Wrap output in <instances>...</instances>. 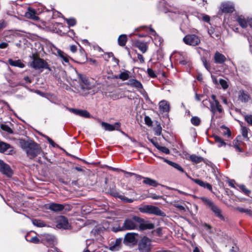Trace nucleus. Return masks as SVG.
Returning a JSON list of instances; mask_svg holds the SVG:
<instances>
[{"label":"nucleus","mask_w":252,"mask_h":252,"mask_svg":"<svg viewBox=\"0 0 252 252\" xmlns=\"http://www.w3.org/2000/svg\"><path fill=\"white\" fill-rule=\"evenodd\" d=\"M59 56L63 59V61L65 63H68L69 59L68 56L61 51H58Z\"/></svg>","instance_id":"nucleus-43"},{"label":"nucleus","mask_w":252,"mask_h":252,"mask_svg":"<svg viewBox=\"0 0 252 252\" xmlns=\"http://www.w3.org/2000/svg\"><path fill=\"white\" fill-rule=\"evenodd\" d=\"M202 19L203 20V21L206 22H209L210 21V17L207 15H204L203 16V17H202Z\"/></svg>","instance_id":"nucleus-61"},{"label":"nucleus","mask_w":252,"mask_h":252,"mask_svg":"<svg viewBox=\"0 0 252 252\" xmlns=\"http://www.w3.org/2000/svg\"><path fill=\"white\" fill-rule=\"evenodd\" d=\"M214 139L215 142L217 143L218 147H221L222 146H225L227 144L225 143L223 140L218 136H214Z\"/></svg>","instance_id":"nucleus-35"},{"label":"nucleus","mask_w":252,"mask_h":252,"mask_svg":"<svg viewBox=\"0 0 252 252\" xmlns=\"http://www.w3.org/2000/svg\"><path fill=\"white\" fill-rule=\"evenodd\" d=\"M185 174L191 180L193 181L194 183H195L200 187H202L203 185H204V182L203 181L198 179L192 178L186 172H185Z\"/></svg>","instance_id":"nucleus-41"},{"label":"nucleus","mask_w":252,"mask_h":252,"mask_svg":"<svg viewBox=\"0 0 252 252\" xmlns=\"http://www.w3.org/2000/svg\"><path fill=\"white\" fill-rule=\"evenodd\" d=\"M122 243V239L120 238L117 239L115 241L114 244L111 246L109 248L110 250L111 251H116L119 250L121 247Z\"/></svg>","instance_id":"nucleus-29"},{"label":"nucleus","mask_w":252,"mask_h":252,"mask_svg":"<svg viewBox=\"0 0 252 252\" xmlns=\"http://www.w3.org/2000/svg\"><path fill=\"white\" fill-rule=\"evenodd\" d=\"M248 129L246 127L243 126L242 127V135L244 138H248Z\"/></svg>","instance_id":"nucleus-53"},{"label":"nucleus","mask_w":252,"mask_h":252,"mask_svg":"<svg viewBox=\"0 0 252 252\" xmlns=\"http://www.w3.org/2000/svg\"><path fill=\"white\" fill-rule=\"evenodd\" d=\"M70 49L72 52L74 53L77 50V47L75 45H72L70 46Z\"/></svg>","instance_id":"nucleus-62"},{"label":"nucleus","mask_w":252,"mask_h":252,"mask_svg":"<svg viewBox=\"0 0 252 252\" xmlns=\"http://www.w3.org/2000/svg\"><path fill=\"white\" fill-rule=\"evenodd\" d=\"M137 58L140 61L141 63L144 62V59L143 56L140 54H137Z\"/></svg>","instance_id":"nucleus-60"},{"label":"nucleus","mask_w":252,"mask_h":252,"mask_svg":"<svg viewBox=\"0 0 252 252\" xmlns=\"http://www.w3.org/2000/svg\"><path fill=\"white\" fill-rule=\"evenodd\" d=\"M202 187L204 188H206L210 191H211L212 189V185L206 182H204V185H203Z\"/></svg>","instance_id":"nucleus-56"},{"label":"nucleus","mask_w":252,"mask_h":252,"mask_svg":"<svg viewBox=\"0 0 252 252\" xmlns=\"http://www.w3.org/2000/svg\"><path fill=\"white\" fill-rule=\"evenodd\" d=\"M211 98V99H204L202 101V105L204 107L208 108L213 115L217 113H221L223 112V109L220 102L216 99V95L212 94Z\"/></svg>","instance_id":"nucleus-2"},{"label":"nucleus","mask_w":252,"mask_h":252,"mask_svg":"<svg viewBox=\"0 0 252 252\" xmlns=\"http://www.w3.org/2000/svg\"><path fill=\"white\" fill-rule=\"evenodd\" d=\"M215 62L217 63L222 64L226 60L225 57L219 52H216L214 55Z\"/></svg>","instance_id":"nucleus-24"},{"label":"nucleus","mask_w":252,"mask_h":252,"mask_svg":"<svg viewBox=\"0 0 252 252\" xmlns=\"http://www.w3.org/2000/svg\"><path fill=\"white\" fill-rule=\"evenodd\" d=\"M135 235L136 234L134 233H127L125 236V243L127 244H135L136 243Z\"/></svg>","instance_id":"nucleus-18"},{"label":"nucleus","mask_w":252,"mask_h":252,"mask_svg":"<svg viewBox=\"0 0 252 252\" xmlns=\"http://www.w3.org/2000/svg\"><path fill=\"white\" fill-rule=\"evenodd\" d=\"M0 172L8 177H10L13 175V171L9 165L1 159H0Z\"/></svg>","instance_id":"nucleus-9"},{"label":"nucleus","mask_w":252,"mask_h":252,"mask_svg":"<svg viewBox=\"0 0 252 252\" xmlns=\"http://www.w3.org/2000/svg\"><path fill=\"white\" fill-rule=\"evenodd\" d=\"M204 203H206V205H212L211 202L208 199L205 197H203L201 198Z\"/></svg>","instance_id":"nucleus-58"},{"label":"nucleus","mask_w":252,"mask_h":252,"mask_svg":"<svg viewBox=\"0 0 252 252\" xmlns=\"http://www.w3.org/2000/svg\"><path fill=\"white\" fill-rule=\"evenodd\" d=\"M78 76L82 82L87 87V89H91L92 87L88 78L85 75L81 74H78Z\"/></svg>","instance_id":"nucleus-31"},{"label":"nucleus","mask_w":252,"mask_h":252,"mask_svg":"<svg viewBox=\"0 0 252 252\" xmlns=\"http://www.w3.org/2000/svg\"><path fill=\"white\" fill-rule=\"evenodd\" d=\"M65 21L69 26H73L76 23V20L74 18L65 19Z\"/></svg>","instance_id":"nucleus-49"},{"label":"nucleus","mask_w":252,"mask_h":252,"mask_svg":"<svg viewBox=\"0 0 252 252\" xmlns=\"http://www.w3.org/2000/svg\"><path fill=\"white\" fill-rule=\"evenodd\" d=\"M159 108L162 112H168L170 109V105L168 101L163 100L159 103Z\"/></svg>","instance_id":"nucleus-23"},{"label":"nucleus","mask_w":252,"mask_h":252,"mask_svg":"<svg viewBox=\"0 0 252 252\" xmlns=\"http://www.w3.org/2000/svg\"><path fill=\"white\" fill-rule=\"evenodd\" d=\"M49 143L52 145V147H55L56 146V144L54 143V142L48 136H46L45 137Z\"/></svg>","instance_id":"nucleus-57"},{"label":"nucleus","mask_w":252,"mask_h":252,"mask_svg":"<svg viewBox=\"0 0 252 252\" xmlns=\"http://www.w3.org/2000/svg\"><path fill=\"white\" fill-rule=\"evenodd\" d=\"M237 21L239 23L240 26L243 28H246L247 26L248 23H249L250 25H251L250 21H247L244 18V17L242 16L238 17L237 18Z\"/></svg>","instance_id":"nucleus-27"},{"label":"nucleus","mask_w":252,"mask_h":252,"mask_svg":"<svg viewBox=\"0 0 252 252\" xmlns=\"http://www.w3.org/2000/svg\"><path fill=\"white\" fill-rule=\"evenodd\" d=\"M8 46V44L6 42H2L0 43V49L6 48Z\"/></svg>","instance_id":"nucleus-59"},{"label":"nucleus","mask_w":252,"mask_h":252,"mask_svg":"<svg viewBox=\"0 0 252 252\" xmlns=\"http://www.w3.org/2000/svg\"><path fill=\"white\" fill-rule=\"evenodd\" d=\"M183 41L187 45L196 46L200 43V39L199 36L194 34H190L186 35L183 38Z\"/></svg>","instance_id":"nucleus-6"},{"label":"nucleus","mask_w":252,"mask_h":252,"mask_svg":"<svg viewBox=\"0 0 252 252\" xmlns=\"http://www.w3.org/2000/svg\"><path fill=\"white\" fill-rule=\"evenodd\" d=\"M220 9L222 12L231 13L234 10V6L233 3L227 2L221 4Z\"/></svg>","instance_id":"nucleus-13"},{"label":"nucleus","mask_w":252,"mask_h":252,"mask_svg":"<svg viewBox=\"0 0 252 252\" xmlns=\"http://www.w3.org/2000/svg\"><path fill=\"white\" fill-rule=\"evenodd\" d=\"M145 122L146 125L149 126H150L152 125V121L151 119L148 116H145Z\"/></svg>","instance_id":"nucleus-55"},{"label":"nucleus","mask_w":252,"mask_h":252,"mask_svg":"<svg viewBox=\"0 0 252 252\" xmlns=\"http://www.w3.org/2000/svg\"><path fill=\"white\" fill-rule=\"evenodd\" d=\"M189 159L195 163H198L203 160V158L195 155H192L189 156Z\"/></svg>","instance_id":"nucleus-36"},{"label":"nucleus","mask_w":252,"mask_h":252,"mask_svg":"<svg viewBox=\"0 0 252 252\" xmlns=\"http://www.w3.org/2000/svg\"><path fill=\"white\" fill-rule=\"evenodd\" d=\"M101 126L106 131H113L115 130H119L121 126V124L119 122L115 123L114 125H111L106 122H101Z\"/></svg>","instance_id":"nucleus-12"},{"label":"nucleus","mask_w":252,"mask_h":252,"mask_svg":"<svg viewBox=\"0 0 252 252\" xmlns=\"http://www.w3.org/2000/svg\"><path fill=\"white\" fill-rule=\"evenodd\" d=\"M158 158L162 159L164 162L168 163L169 165L172 166V167H173L174 168H175L178 171H179L182 173L185 172V171L183 169V168L179 164H178L175 162H172L170 160H169L166 158H162L161 157H158Z\"/></svg>","instance_id":"nucleus-21"},{"label":"nucleus","mask_w":252,"mask_h":252,"mask_svg":"<svg viewBox=\"0 0 252 252\" xmlns=\"http://www.w3.org/2000/svg\"><path fill=\"white\" fill-rule=\"evenodd\" d=\"M228 145L230 147L231 151H234L238 154L244 152L243 148V143L237 138L234 140L232 144H228Z\"/></svg>","instance_id":"nucleus-8"},{"label":"nucleus","mask_w":252,"mask_h":252,"mask_svg":"<svg viewBox=\"0 0 252 252\" xmlns=\"http://www.w3.org/2000/svg\"><path fill=\"white\" fill-rule=\"evenodd\" d=\"M210 209L214 213L215 215L221 220H224V217L221 214V210L218 206H209Z\"/></svg>","instance_id":"nucleus-26"},{"label":"nucleus","mask_w":252,"mask_h":252,"mask_svg":"<svg viewBox=\"0 0 252 252\" xmlns=\"http://www.w3.org/2000/svg\"><path fill=\"white\" fill-rule=\"evenodd\" d=\"M238 100L242 102H247L250 99L248 93L244 90H240L238 93Z\"/></svg>","instance_id":"nucleus-15"},{"label":"nucleus","mask_w":252,"mask_h":252,"mask_svg":"<svg viewBox=\"0 0 252 252\" xmlns=\"http://www.w3.org/2000/svg\"><path fill=\"white\" fill-rule=\"evenodd\" d=\"M9 64L13 66H17L20 68H23L25 67L24 64H23L20 60H13L12 59H9L8 61Z\"/></svg>","instance_id":"nucleus-28"},{"label":"nucleus","mask_w":252,"mask_h":252,"mask_svg":"<svg viewBox=\"0 0 252 252\" xmlns=\"http://www.w3.org/2000/svg\"><path fill=\"white\" fill-rule=\"evenodd\" d=\"M21 148L26 152L27 157L33 159L42 152L40 146L32 140H21L20 141Z\"/></svg>","instance_id":"nucleus-1"},{"label":"nucleus","mask_w":252,"mask_h":252,"mask_svg":"<svg viewBox=\"0 0 252 252\" xmlns=\"http://www.w3.org/2000/svg\"><path fill=\"white\" fill-rule=\"evenodd\" d=\"M139 223V228L141 230H144L146 229H152L155 227L153 223L149 222L148 221H145L141 219V221L138 222Z\"/></svg>","instance_id":"nucleus-17"},{"label":"nucleus","mask_w":252,"mask_h":252,"mask_svg":"<svg viewBox=\"0 0 252 252\" xmlns=\"http://www.w3.org/2000/svg\"><path fill=\"white\" fill-rule=\"evenodd\" d=\"M129 72L127 70H125V71L121 72L119 75V78L120 79L125 81L128 79L129 78Z\"/></svg>","instance_id":"nucleus-40"},{"label":"nucleus","mask_w":252,"mask_h":252,"mask_svg":"<svg viewBox=\"0 0 252 252\" xmlns=\"http://www.w3.org/2000/svg\"><path fill=\"white\" fill-rule=\"evenodd\" d=\"M143 178L144 179L143 183L144 184L154 187H157L158 185H159V184L155 180L148 177H143Z\"/></svg>","instance_id":"nucleus-25"},{"label":"nucleus","mask_w":252,"mask_h":252,"mask_svg":"<svg viewBox=\"0 0 252 252\" xmlns=\"http://www.w3.org/2000/svg\"><path fill=\"white\" fill-rule=\"evenodd\" d=\"M161 129L162 128L160 125L157 126L155 128V134L158 136L160 135Z\"/></svg>","instance_id":"nucleus-54"},{"label":"nucleus","mask_w":252,"mask_h":252,"mask_svg":"<svg viewBox=\"0 0 252 252\" xmlns=\"http://www.w3.org/2000/svg\"><path fill=\"white\" fill-rule=\"evenodd\" d=\"M32 62L30 63V66L35 70H42L43 69H48L50 70V67L46 62L40 58L37 55L33 54L31 57Z\"/></svg>","instance_id":"nucleus-4"},{"label":"nucleus","mask_w":252,"mask_h":252,"mask_svg":"<svg viewBox=\"0 0 252 252\" xmlns=\"http://www.w3.org/2000/svg\"><path fill=\"white\" fill-rule=\"evenodd\" d=\"M140 221H141V219L137 216H134L132 218L126 219L123 225L117 227L115 231L135 229L138 226L137 223Z\"/></svg>","instance_id":"nucleus-3"},{"label":"nucleus","mask_w":252,"mask_h":252,"mask_svg":"<svg viewBox=\"0 0 252 252\" xmlns=\"http://www.w3.org/2000/svg\"><path fill=\"white\" fill-rule=\"evenodd\" d=\"M135 46L143 53H145L147 50V45L145 43L138 41L135 43Z\"/></svg>","instance_id":"nucleus-32"},{"label":"nucleus","mask_w":252,"mask_h":252,"mask_svg":"<svg viewBox=\"0 0 252 252\" xmlns=\"http://www.w3.org/2000/svg\"><path fill=\"white\" fill-rule=\"evenodd\" d=\"M1 128L2 130L7 132L9 133H13V132L12 129L7 125H1Z\"/></svg>","instance_id":"nucleus-46"},{"label":"nucleus","mask_w":252,"mask_h":252,"mask_svg":"<svg viewBox=\"0 0 252 252\" xmlns=\"http://www.w3.org/2000/svg\"><path fill=\"white\" fill-rule=\"evenodd\" d=\"M126 84L128 86L136 88L141 93L144 91L141 83L136 79H130Z\"/></svg>","instance_id":"nucleus-11"},{"label":"nucleus","mask_w":252,"mask_h":252,"mask_svg":"<svg viewBox=\"0 0 252 252\" xmlns=\"http://www.w3.org/2000/svg\"><path fill=\"white\" fill-rule=\"evenodd\" d=\"M0 152L4 153L6 152L7 155H12L15 152L13 147L8 143L0 140Z\"/></svg>","instance_id":"nucleus-10"},{"label":"nucleus","mask_w":252,"mask_h":252,"mask_svg":"<svg viewBox=\"0 0 252 252\" xmlns=\"http://www.w3.org/2000/svg\"><path fill=\"white\" fill-rule=\"evenodd\" d=\"M223 133L225 135H227L228 136H229L231 135L230 131L228 128H225V131H224Z\"/></svg>","instance_id":"nucleus-63"},{"label":"nucleus","mask_w":252,"mask_h":252,"mask_svg":"<svg viewBox=\"0 0 252 252\" xmlns=\"http://www.w3.org/2000/svg\"><path fill=\"white\" fill-rule=\"evenodd\" d=\"M111 194L115 197H118L125 203H132L133 201V199L128 198L124 195L120 194V193L116 190L111 191Z\"/></svg>","instance_id":"nucleus-16"},{"label":"nucleus","mask_w":252,"mask_h":252,"mask_svg":"<svg viewBox=\"0 0 252 252\" xmlns=\"http://www.w3.org/2000/svg\"><path fill=\"white\" fill-rule=\"evenodd\" d=\"M139 210L143 213L152 214L157 216H164V213L162 212L158 207L156 206H141Z\"/></svg>","instance_id":"nucleus-5"},{"label":"nucleus","mask_w":252,"mask_h":252,"mask_svg":"<svg viewBox=\"0 0 252 252\" xmlns=\"http://www.w3.org/2000/svg\"><path fill=\"white\" fill-rule=\"evenodd\" d=\"M190 121L191 124L195 126H199L200 123V118L196 116L192 117Z\"/></svg>","instance_id":"nucleus-42"},{"label":"nucleus","mask_w":252,"mask_h":252,"mask_svg":"<svg viewBox=\"0 0 252 252\" xmlns=\"http://www.w3.org/2000/svg\"><path fill=\"white\" fill-rule=\"evenodd\" d=\"M156 147L159 151H161L162 152H163L166 154H169L170 153L169 150L165 147L160 146L159 145H158V146H156Z\"/></svg>","instance_id":"nucleus-45"},{"label":"nucleus","mask_w":252,"mask_h":252,"mask_svg":"<svg viewBox=\"0 0 252 252\" xmlns=\"http://www.w3.org/2000/svg\"><path fill=\"white\" fill-rule=\"evenodd\" d=\"M208 33L213 38H219L220 37V34L219 33L215 32L213 30H209L208 31Z\"/></svg>","instance_id":"nucleus-48"},{"label":"nucleus","mask_w":252,"mask_h":252,"mask_svg":"<svg viewBox=\"0 0 252 252\" xmlns=\"http://www.w3.org/2000/svg\"><path fill=\"white\" fill-rule=\"evenodd\" d=\"M238 187L245 194L249 195V194L251 193V191L247 189L245 186L244 185H240L238 186Z\"/></svg>","instance_id":"nucleus-44"},{"label":"nucleus","mask_w":252,"mask_h":252,"mask_svg":"<svg viewBox=\"0 0 252 252\" xmlns=\"http://www.w3.org/2000/svg\"><path fill=\"white\" fill-rule=\"evenodd\" d=\"M169 12L170 13L169 15L172 17H177L179 15H183L184 12L179 10L178 8H170L167 11H165V13Z\"/></svg>","instance_id":"nucleus-30"},{"label":"nucleus","mask_w":252,"mask_h":252,"mask_svg":"<svg viewBox=\"0 0 252 252\" xmlns=\"http://www.w3.org/2000/svg\"><path fill=\"white\" fill-rule=\"evenodd\" d=\"M25 16L34 21H37L39 20V17L36 15L35 10L31 7L28 8L27 12L25 14Z\"/></svg>","instance_id":"nucleus-19"},{"label":"nucleus","mask_w":252,"mask_h":252,"mask_svg":"<svg viewBox=\"0 0 252 252\" xmlns=\"http://www.w3.org/2000/svg\"><path fill=\"white\" fill-rule=\"evenodd\" d=\"M57 226L63 229H68L70 227L67 219L63 216H61L58 220Z\"/></svg>","instance_id":"nucleus-14"},{"label":"nucleus","mask_w":252,"mask_h":252,"mask_svg":"<svg viewBox=\"0 0 252 252\" xmlns=\"http://www.w3.org/2000/svg\"><path fill=\"white\" fill-rule=\"evenodd\" d=\"M40 238L41 242L47 247H52L56 243L55 237L52 235L44 234L41 235Z\"/></svg>","instance_id":"nucleus-7"},{"label":"nucleus","mask_w":252,"mask_h":252,"mask_svg":"<svg viewBox=\"0 0 252 252\" xmlns=\"http://www.w3.org/2000/svg\"><path fill=\"white\" fill-rule=\"evenodd\" d=\"M49 207L48 208L56 213L60 212L63 211L64 209V206H48Z\"/></svg>","instance_id":"nucleus-37"},{"label":"nucleus","mask_w":252,"mask_h":252,"mask_svg":"<svg viewBox=\"0 0 252 252\" xmlns=\"http://www.w3.org/2000/svg\"><path fill=\"white\" fill-rule=\"evenodd\" d=\"M127 40V36L126 34H122L119 36L118 39V44L120 46H124Z\"/></svg>","instance_id":"nucleus-34"},{"label":"nucleus","mask_w":252,"mask_h":252,"mask_svg":"<svg viewBox=\"0 0 252 252\" xmlns=\"http://www.w3.org/2000/svg\"><path fill=\"white\" fill-rule=\"evenodd\" d=\"M147 73L149 75V76L152 78H155L157 77V75L154 72V71L150 68H148L147 69Z\"/></svg>","instance_id":"nucleus-51"},{"label":"nucleus","mask_w":252,"mask_h":252,"mask_svg":"<svg viewBox=\"0 0 252 252\" xmlns=\"http://www.w3.org/2000/svg\"><path fill=\"white\" fill-rule=\"evenodd\" d=\"M249 44H250V48L251 51H252V37H248V38Z\"/></svg>","instance_id":"nucleus-64"},{"label":"nucleus","mask_w":252,"mask_h":252,"mask_svg":"<svg viewBox=\"0 0 252 252\" xmlns=\"http://www.w3.org/2000/svg\"><path fill=\"white\" fill-rule=\"evenodd\" d=\"M219 82L221 87L223 89H226L228 88V85L227 84V82L226 80L220 79L219 81Z\"/></svg>","instance_id":"nucleus-47"},{"label":"nucleus","mask_w":252,"mask_h":252,"mask_svg":"<svg viewBox=\"0 0 252 252\" xmlns=\"http://www.w3.org/2000/svg\"><path fill=\"white\" fill-rule=\"evenodd\" d=\"M69 110L73 113L74 114L80 116L81 117H85V118H89L90 117V114L89 113L86 111L84 110H79L73 108H69Z\"/></svg>","instance_id":"nucleus-20"},{"label":"nucleus","mask_w":252,"mask_h":252,"mask_svg":"<svg viewBox=\"0 0 252 252\" xmlns=\"http://www.w3.org/2000/svg\"><path fill=\"white\" fill-rule=\"evenodd\" d=\"M25 239L27 241L30 242L31 243H34V244H38L40 241V239L38 238L35 236L31 237L30 233L27 234L25 236Z\"/></svg>","instance_id":"nucleus-33"},{"label":"nucleus","mask_w":252,"mask_h":252,"mask_svg":"<svg viewBox=\"0 0 252 252\" xmlns=\"http://www.w3.org/2000/svg\"><path fill=\"white\" fill-rule=\"evenodd\" d=\"M32 224L37 227H42L46 226L45 222L41 220L33 219L32 220Z\"/></svg>","instance_id":"nucleus-39"},{"label":"nucleus","mask_w":252,"mask_h":252,"mask_svg":"<svg viewBox=\"0 0 252 252\" xmlns=\"http://www.w3.org/2000/svg\"><path fill=\"white\" fill-rule=\"evenodd\" d=\"M151 241L147 237H144L139 242V247L140 249L146 250L150 245Z\"/></svg>","instance_id":"nucleus-22"},{"label":"nucleus","mask_w":252,"mask_h":252,"mask_svg":"<svg viewBox=\"0 0 252 252\" xmlns=\"http://www.w3.org/2000/svg\"><path fill=\"white\" fill-rule=\"evenodd\" d=\"M245 121L251 126H252V115H247L245 116Z\"/></svg>","instance_id":"nucleus-52"},{"label":"nucleus","mask_w":252,"mask_h":252,"mask_svg":"<svg viewBox=\"0 0 252 252\" xmlns=\"http://www.w3.org/2000/svg\"><path fill=\"white\" fill-rule=\"evenodd\" d=\"M237 210L240 212L246 213L250 216H252V211L249 209H245L242 207H238Z\"/></svg>","instance_id":"nucleus-50"},{"label":"nucleus","mask_w":252,"mask_h":252,"mask_svg":"<svg viewBox=\"0 0 252 252\" xmlns=\"http://www.w3.org/2000/svg\"><path fill=\"white\" fill-rule=\"evenodd\" d=\"M81 211L82 215H85L89 214L91 212L92 209L91 206H81Z\"/></svg>","instance_id":"nucleus-38"}]
</instances>
